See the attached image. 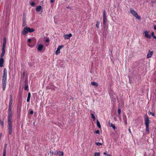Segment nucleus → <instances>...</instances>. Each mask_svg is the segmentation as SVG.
<instances>
[{
    "instance_id": "f257e3e1",
    "label": "nucleus",
    "mask_w": 156,
    "mask_h": 156,
    "mask_svg": "<svg viewBox=\"0 0 156 156\" xmlns=\"http://www.w3.org/2000/svg\"><path fill=\"white\" fill-rule=\"evenodd\" d=\"M12 96L10 94L9 104L8 110V115L7 117L8 130V133L11 135L12 133Z\"/></svg>"
},
{
    "instance_id": "f03ea898",
    "label": "nucleus",
    "mask_w": 156,
    "mask_h": 156,
    "mask_svg": "<svg viewBox=\"0 0 156 156\" xmlns=\"http://www.w3.org/2000/svg\"><path fill=\"white\" fill-rule=\"evenodd\" d=\"M3 73L2 79V90L3 91H4L5 90L6 84L7 71L6 69H4Z\"/></svg>"
},
{
    "instance_id": "7ed1b4c3",
    "label": "nucleus",
    "mask_w": 156,
    "mask_h": 156,
    "mask_svg": "<svg viewBox=\"0 0 156 156\" xmlns=\"http://www.w3.org/2000/svg\"><path fill=\"white\" fill-rule=\"evenodd\" d=\"M131 13L137 19L140 20V16L133 9H131L130 10Z\"/></svg>"
},
{
    "instance_id": "20e7f679",
    "label": "nucleus",
    "mask_w": 156,
    "mask_h": 156,
    "mask_svg": "<svg viewBox=\"0 0 156 156\" xmlns=\"http://www.w3.org/2000/svg\"><path fill=\"white\" fill-rule=\"evenodd\" d=\"M28 32V27H26L24 28L23 30L22 31L21 34L22 35H25Z\"/></svg>"
},
{
    "instance_id": "39448f33",
    "label": "nucleus",
    "mask_w": 156,
    "mask_h": 156,
    "mask_svg": "<svg viewBox=\"0 0 156 156\" xmlns=\"http://www.w3.org/2000/svg\"><path fill=\"white\" fill-rule=\"evenodd\" d=\"M107 20V19L105 13V10H104L103 14V22L104 24L105 25V24Z\"/></svg>"
},
{
    "instance_id": "423d86ee",
    "label": "nucleus",
    "mask_w": 156,
    "mask_h": 156,
    "mask_svg": "<svg viewBox=\"0 0 156 156\" xmlns=\"http://www.w3.org/2000/svg\"><path fill=\"white\" fill-rule=\"evenodd\" d=\"M144 33L145 34V37L146 38H148L149 39H150L151 37V36L150 34H149L148 31H144Z\"/></svg>"
},
{
    "instance_id": "0eeeda50",
    "label": "nucleus",
    "mask_w": 156,
    "mask_h": 156,
    "mask_svg": "<svg viewBox=\"0 0 156 156\" xmlns=\"http://www.w3.org/2000/svg\"><path fill=\"white\" fill-rule=\"evenodd\" d=\"M150 121L149 118L147 116L145 118V124L146 126H149Z\"/></svg>"
},
{
    "instance_id": "6e6552de",
    "label": "nucleus",
    "mask_w": 156,
    "mask_h": 156,
    "mask_svg": "<svg viewBox=\"0 0 156 156\" xmlns=\"http://www.w3.org/2000/svg\"><path fill=\"white\" fill-rule=\"evenodd\" d=\"M37 50L39 51H41L43 48V46L42 44H39L37 45Z\"/></svg>"
},
{
    "instance_id": "1a4fd4ad",
    "label": "nucleus",
    "mask_w": 156,
    "mask_h": 156,
    "mask_svg": "<svg viewBox=\"0 0 156 156\" xmlns=\"http://www.w3.org/2000/svg\"><path fill=\"white\" fill-rule=\"evenodd\" d=\"M36 11L37 12H39L41 11L42 12L43 11V9L41 6V5H39L36 8Z\"/></svg>"
},
{
    "instance_id": "9d476101",
    "label": "nucleus",
    "mask_w": 156,
    "mask_h": 156,
    "mask_svg": "<svg viewBox=\"0 0 156 156\" xmlns=\"http://www.w3.org/2000/svg\"><path fill=\"white\" fill-rule=\"evenodd\" d=\"M153 54V52L152 51H149V53L147 55V57L148 58H151L152 55Z\"/></svg>"
},
{
    "instance_id": "9b49d317",
    "label": "nucleus",
    "mask_w": 156,
    "mask_h": 156,
    "mask_svg": "<svg viewBox=\"0 0 156 156\" xmlns=\"http://www.w3.org/2000/svg\"><path fill=\"white\" fill-rule=\"evenodd\" d=\"M72 36L71 34L70 33L68 34H66L64 35V38L65 39H69Z\"/></svg>"
},
{
    "instance_id": "f8f14e48",
    "label": "nucleus",
    "mask_w": 156,
    "mask_h": 156,
    "mask_svg": "<svg viewBox=\"0 0 156 156\" xmlns=\"http://www.w3.org/2000/svg\"><path fill=\"white\" fill-rule=\"evenodd\" d=\"M4 60L3 58H0V67H2L3 66Z\"/></svg>"
},
{
    "instance_id": "ddd939ff",
    "label": "nucleus",
    "mask_w": 156,
    "mask_h": 156,
    "mask_svg": "<svg viewBox=\"0 0 156 156\" xmlns=\"http://www.w3.org/2000/svg\"><path fill=\"white\" fill-rule=\"evenodd\" d=\"M6 44V40L5 38L3 39V46L2 49H5V46Z\"/></svg>"
},
{
    "instance_id": "4468645a",
    "label": "nucleus",
    "mask_w": 156,
    "mask_h": 156,
    "mask_svg": "<svg viewBox=\"0 0 156 156\" xmlns=\"http://www.w3.org/2000/svg\"><path fill=\"white\" fill-rule=\"evenodd\" d=\"M5 49H2V51L0 55V58H3L5 53Z\"/></svg>"
},
{
    "instance_id": "2eb2a0df",
    "label": "nucleus",
    "mask_w": 156,
    "mask_h": 156,
    "mask_svg": "<svg viewBox=\"0 0 156 156\" xmlns=\"http://www.w3.org/2000/svg\"><path fill=\"white\" fill-rule=\"evenodd\" d=\"M57 155H58L59 156L62 155L63 156L64 153L62 151H57Z\"/></svg>"
},
{
    "instance_id": "dca6fc26",
    "label": "nucleus",
    "mask_w": 156,
    "mask_h": 156,
    "mask_svg": "<svg viewBox=\"0 0 156 156\" xmlns=\"http://www.w3.org/2000/svg\"><path fill=\"white\" fill-rule=\"evenodd\" d=\"M45 42L46 43H45V45L46 46H48L49 45V39L48 38H47L45 41Z\"/></svg>"
},
{
    "instance_id": "f3484780",
    "label": "nucleus",
    "mask_w": 156,
    "mask_h": 156,
    "mask_svg": "<svg viewBox=\"0 0 156 156\" xmlns=\"http://www.w3.org/2000/svg\"><path fill=\"white\" fill-rule=\"evenodd\" d=\"M30 95H31L30 93V92H29V93H28L27 98V102H29L30 101Z\"/></svg>"
},
{
    "instance_id": "a211bd4d",
    "label": "nucleus",
    "mask_w": 156,
    "mask_h": 156,
    "mask_svg": "<svg viewBox=\"0 0 156 156\" xmlns=\"http://www.w3.org/2000/svg\"><path fill=\"white\" fill-rule=\"evenodd\" d=\"M91 84L92 85L95 87H97L98 86V83L95 82H91Z\"/></svg>"
},
{
    "instance_id": "6ab92c4d",
    "label": "nucleus",
    "mask_w": 156,
    "mask_h": 156,
    "mask_svg": "<svg viewBox=\"0 0 156 156\" xmlns=\"http://www.w3.org/2000/svg\"><path fill=\"white\" fill-rule=\"evenodd\" d=\"M28 32L31 33L34 31V30L33 28H30L29 27H28Z\"/></svg>"
},
{
    "instance_id": "aec40b11",
    "label": "nucleus",
    "mask_w": 156,
    "mask_h": 156,
    "mask_svg": "<svg viewBox=\"0 0 156 156\" xmlns=\"http://www.w3.org/2000/svg\"><path fill=\"white\" fill-rule=\"evenodd\" d=\"M24 89L25 90H28V85L27 83H26L25 84L24 87Z\"/></svg>"
},
{
    "instance_id": "412c9836",
    "label": "nucleus",
    "mask_w": 156,
    "mask_h": 156,
    "mask_svg": "<svg viewBox=\"0 0 156 156\" xmlns=\"http://www.w3.org/2000/svg\"><path fill=\"white\" fill-rule=\"evenodd\" d=\"M50 152L51 154H54L57 155V151H55L54 152L52 150H50Z\"/></svg>"
},
{
    "instance_id": "4be33fe9",
    "label": "nucleus",
    "mask_w": 156,
    "mask_h": 156,
    "mask_svg": "<svg viewBox=\"0 0 156 156\" xmlns=\"http://www.w3.org/2000/svg\"><path fill=\"white\" fill-rule=\"evenodd\" d=\"M90 115L93 119V120L94 121H95V117L94 114L91 113L90 114Z\"/></svg>"
},
{
    "instance_id": "5701e85b",
    "label": "nucleus",
    "mask_w": 156,
    "mask_h": 156,
    "mask_svg": "<svg viewBox=\"0 0 156 156\" xmlns=\"http://www.w3.org/2000/svg\"><path fill=\"white\" fill-rule=\"evenodd\" d=\"M6 148L4 147V150H3V156H6Z\"/></svg>"
},
{
    "instance_id": "b1692460",
    "label": "nucleus",
    "mask_w": 156,
    "mask_h": 156,
    "mask_svg": "<svg viewBox=\"0 0 156 156\" xmlns=\"http://www.w3.org/2000/svg\"><path fill=\"white\" fill-rule=\"evenodd\" d=\"M97 125L98 127L99 128H101L100 123L98 120H97Z\"/></svg>"
},
{
    "instance_id": "393cba45",
    "label": "nucleus",
    "mask_w": 156,
    "mask_h": 156,
    "mask_svg": "<svg viewBox=\"0 0 156 156\" xmlns=\"http://www.w3.org/2000/svg\"><path fill=\"white\" fill-rule=\"evenodd\" d=\"M149 126H146V130L147 132L149 133H150L149 129Z\"/></svg>"
},
{
    "instance_id": "a878e982",
    "label": "nucleus",
    "mask_w": 156,
    "mask_h": 156,
    "mask_svg": "<svg viewBox=\"0 0 156 156\" xmlns=\"http://www.w3.org/2000/svg\"><path fill=\"white\" fill-rule=\"evenodd\" d=\"M60 53V50H59L57 49V50L55 51V53L56 55H58V54H59Z\"/></svg>"
},
{
    "instance_id": "bb28decb",
    "label": "nucleus",
    "mask_w": 156,
    "mask_h": 156,
    "mask_svg": "<svg viewBox=\"0 0 156 156\" xmlns=\"http://www.w3.org/2000/svg\"><path fill=\"white\" fill-rule=\"evenodd\" d=\"M110 126L112 127L114 129H115L116 128V127L115 126V125L112 123H111V124Z\"/></svg>"
},
{
    "instance_id": "cd10ccee",
    "label": "nucleus",
    "mask_w": 156,
    "mask_h": 156,
    "mask_svg": "<svg viewBox=\"0 0 156 156\" xmlns=\"http://www.w3.org/2000/svg\"><path fill=\"white\" fill-rule=\"evenodd\" d=\"M63 47V45H62L59 46L57 48V49L59 50H60V49Z\"/></svg>"
},
{
    "instance_id": "c85d7f7f",
    "label": "nucleus",
    "mask_w": 156,
    "mask_h": 156,
    "mask_svg": "<svg viewBox=\"0 0 156 156\" xmlns=\"http://www.w3.org/2000/svg\"><path fill=\"white\" fill-rule=\"evenodd\" d=\"M99 24H100V22H99L98 21L97 22L96 24V27H97V28H98L99 27Z\"/></svg>"
},
{
    "instance_id": "c756f323",
    "label": "nucleus",
    "mask_w": 156,
    "mask_h": 156,
    "mask_svg": "<svg viewBox=\"0 0 156 156\" xmlns=\"http://www.w3.org/2000/svg\"><path fill=\"white\" fill-rule=\"evenodd\" d=\"M100 153H95L94 156H100Z\"/></svg>"
},
{
    "instance_id": "7c9ffc66",
    "label": "nucleus",
    "mask_w": 156,
    "mask_h": 156,
    "mask_svg": "<svg viewBox=\"0 0 156 156\" xmlns=\"http://www.w3.org/2000/svg\"><path fill=\"white\" fill-rule=\"evenodd\" d=\"M95 144L97 146H100L102 144L99 142H95Z\"/></svg>"
},
{
    "instance_id": "2f4dec72",
    "label": "nucleus",
    "mask_w": 156,
    "mask_h": 156,
    "mask_svg": "<svg viewBox=\"0 0 156 156\" xmlns=\"http://www.w3.org/2000/svg\"><path fill=\"white\" fill-rule=\"evenodd\" d=\"M30 5L32 6H34L35 5V3L34 2H32L30 3Z\"/></svg>"
},
{
    "instance_id": "473e14b6",
    "label": "nucleus",
    "mask_w": 156,
    "mask_h": 156,
    "mask_svg": "<svg viewBox=\"0 0 156 156\" xmlns=\"http://www.w3.org/2000/svg\"><path fill=\"white\" fill-rule=\"evenodd\" d=\"M121 112V110L120 108H119L118 110V115H119Z\"/></svg>"
},
{
    "instance_id": "72a5a7b5",
    "label": "nucleus",
    "mask_w": 156,
    "mask_h": 156,
    "mask_svg": "<svg viewBox=\"0 0 156 156\" xmlns=\"http://www.w3.org/2000/svg\"><path fill=\"white\" fill-rule=\"evenodd\" d=\"M123 119L124 120V122H125V124H126L127 123V120L126 119V117H125H125H123Z\"/></svg>"
},
{
    "instance_id": "f704fd0d",
    "label": "nucleus",
    "mask_w": 156,
    "mask_h": 156,
    "mask_svg": "<svg viewBox=\"0 0 156 156\" xmlns=\"http://www.w3.org/2000/svg\"><path fill=\"white\" fill-rule=\"evenodd\" d=\"M94 133H96V134H99L100 133V131H99V130H97L96 131H95L94 132Z\"/></svg>"
},
{
    "instance_id": "c9c22d12",
    "label": "nucleus",
    "mask_w": 156,
    "mask_h": 156,
    "mask_svg": "<svg viewBox=\"0 0 156 156\" xmlns=\"http://www.w3.org/2000/svg\"><path fill=\"white\" fill-rule=\"evenodd\" d=\"M149 113H150L151 115L152 116H154L155 115L154 113L151 112H149Z\"/></svg>"
},
{
    "instance_id": "e433bc0d",
    "label": "nucleus",
    "mask_w": 156,
    "mask_h": 156,
    "mask_svg": "<svg viewBox=\"0 0 156 156\" xmlns=\"http://www.w3.org/2000/svg\"><path fill=\"white\" fill-rule=\"evenodd\" d=\"M27 45L30 47L32 48L34 47V45H31L30 44L28 43Z\"/></svg>"
},
{
    "instance_id": "4c0bfd02",
    "label": "nucleus",
    "mask_w": 156,
    "mask_h": 156,
    "mask_svg": "<svg viewBox=\"0 0 156 156\" xmlns=\"http://www.w3.org/2000/svg\"><path fill=\"white\" fill-rule=\"evenodd\" d=\"M29 113L30 114L32 115L33 114L34 112L33 110H31L29 112Z\"/></svg>"
},
{
    "instance_id": "58836bf2",
    "label": "nucleus",
    "mask_w": 156,
    "mask_h": 156,
    "mask_svg": "<svg viewBox=\"0 0 156 156\" xmlns=\"http://www.w3.org/2000/svg\"><path fill=\"white\" fill-rule=\"evenodd\" d=\"M25 84L26 83H27L28 84V82H27V78H26L25 79Z\"/></svg>"
},
{
    "instance_id": "ea45409f",
    "label": "nucleus",
    "mask_w": 156,
    "mask_h": 156,
    "mask_svg": "<svg viewBox=\"0 0 156 156\" xmlns=\"http://www.w3.org/2000/svg\"><path fill=\"white\" fill-rule=\"evenodd\" d=\"M27 41L28 43H30L31 42V39L30 38H29L28 39Z\"/></svg>"
},
{
    "instance_id": "a19ab883",
    "label": "nucleus",
    "mask_w": 156,
    "mask_h": 156,
    "mask_svg": "<svg viewBox=\"0 0 156 156\" xmlns=\"http://www.w3.org/2000/svg\"><path fill=\"white\" fill-rule=\"evenodd\" d=\"M0 124H1V125H2V126H4V121H1V122Z\"/></svg>"
},
{
    "instance_id": "79ce46f5",
    "label": "nucleus",
    "mask_w": 156,
    "mask_h": 156,
    "mask_svg": "<svg viewBox=\"0 0 156 156\" xmlns=\"http://www.w3.org/2000/svg\"><path fill=\"white\" fill-rule=\"evenodd\" d=\"M25 74V72H23V75L21 76V78H22V77H23V76H24Z\"/></svg>"
},
{
    "instance_id": "37998d69",
    "label": "nucleus",
    "mask_w": 156,
    "mask_h": 156,
    "mask_svg": "<svg viewBox=\"0 0 156 156\" xmlns=\"http://www.w3.org/2000/svg\"><path fill=\"white\" fill-rule=\"evenodd\" d=\"M151 36L153 37H154V36H155L154 35V33L153 32H152L151 33Z\"/></svg>"
},
{
    "instance_id": "c03bdc74",
    "label": "nucleus",
    "mask_w": 156,
    "mask_h": 156,
    "mask_svg": "<svg viewBox=\"0 0 156 156\" xmlns=\"http://www.w3.org/2000/svg\"><path fill=\"white\" fill-rule=\"evenodd\" d=\"M66 8L67 9H71V7L69 6H67Z\"/></svg>"
},
{
    "instance_id": "a18cd8bd",
    "label": "nucleus",
    "mask_w": 156,
    "mask_h": 156,
    "mask_svg": "<svg viewBox=\"0 0 156 156\" xmlns=\"http://www.w3.org/2000/svg\"><path fill=\"white\" fill-rule=\"evenodd\" d=\"M54 0H51L50 2L51 3H53L54 2Z\"/></svg>"
},
{
    "instance_id": "49530a36",
    "label": "nucleus",
    "mask_w": 156,
    "mask_h": 156,
    "mask_svg": "<svg viewBox=\"0 0 156 156\" xmlns=\"http://www.w3.org/2000/svg\"><path fill=\"white\" fill-rule=\"evenodd\" d=\"M154 29L156 30V25H155L154 27Z\"/></svg>"
},
{
    "instance_id": "de8ad7c7",
    "label": "nucleus",
    "mask_w": 156,
    "mask_h": 156,
    "mask_svg": "<svg viewBox=\"0 0 156 156\" xmlns=\"http://www.w3.org/2000/svg\"><path fill=\"white\" fill-rule=\"evenodd\" d=\"M104 154L105 155H107V153H106V152H104Z\"/></svg>"
},
{
    "instance_id": "09e8293b",
    "label": "nucleus",
    "mask_w": 156,
    "mask_h": 156,
    "mask_svg": "<svg viewBox=\"0 0 156 156\" xmlns=\"http://www.w3.org/2000/svg\"><path fill=\"white\" fill-rule=\"evenodd\" d=\"M107 156H112L110 154H107Z\"/></svg>"
},
{
    "instance_id": "8fccbe9b",
    "label": "nucleus",
    "mask_w": 156,
    "mask_h": 156,
    "mask_svg": "<svg viewBox=\"0 0 156 156\" xmlns=\"http://www.w3.org/2000/svg\"><path fill=\"white\" fill-rule=\"evenodd\" d=\"M153 38H154L156 40V36H154Z\"/></svg>"
},
{
    "instance_id": "3c124183",
    "label": "nucleus",
    "mask_w": 156,
    "mask_h": 156,
    "mask_svg": "<svg viewBox=\"0 0 156 156\" xmlns=\"http://www.w3.org/2000/svg\"><path fill=\"white\" fill-rule=\"evenodd\" d=\"M129 132L130 133L131 132V130H130V129H129Z\"/></svg>"
},
{
    "instance_id": "603ef678",
    "label": "nucleus",
    "mask_w": 156,
    "mask_h": 156,
    "mask_svg": "<svg viewBox=\"0 0 156 156\" xmlns=\"http://www.w3.org/2000/svg\"><path fill=\"white\" fill-rule=\"evenodd\" d=\"M23 27H24V26H25V25H24V24H23Z\"/></svg>"
},
{
    "instance_id": "864d4df0",
    "label": "nucleus",
    "mask_w": 156,
    "mask_h": 156,
    "mask_svg": "<svg viewBox=\"0 0 156 156\" xmlns=\"http://www.w3.org/2000/svg\"><path fill=\"white\" fill-rule=\"evenodd\" d=\"M1 121H1V120L0 119V123H1Z\"/></svg>"
},
{
    "instance_id": "5fc2aeb1",
    "label": "nucleus",
    "mask_w": 156,
    "mask_h": 156,
    "mask_svg": "<svg viewBox=\"0 0 156 156\" xmlns=\"http://www.w3.org/2000/svg\"><path fill=\"white\" fill-rule=\"evenodd\" d=\"M66 1V0H65Z\"/></svg>"
}]
</instances>
